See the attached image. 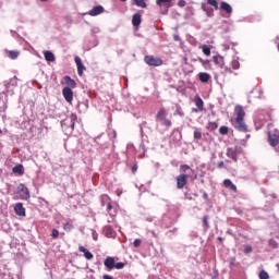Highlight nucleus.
I'll return each instance as SVG.
<instances>
[{"label": "nucleus", "mask_w": 279, "mask_h": 279, "mask_svg": "<svg viewBox=\"0 0 279 279\" xmlns=\"http://www.w3.org/2000/svg\"><path fill=\"white\" fill-rule=\"evenodd\" d=\"M63 82L68 88H75L77 86V83H75V80L71 78V76H64Z\"/></svg>", "instance_id": "nucleus-14"}, {"label": "nucleus", "mask_w": 279, "mask_h": 279, "mask_svg": "<svg viewBox=\"0 0 279 279\" xmlns=\"http://www.w3.org/2000/svg\"><path fill=\"white\" fill-rule=\"evenodd\" d=\"M110 203V196H108L107 194H104L101 196V206H106V204Z\"/></svg>", "instance_id": "nucleus-31"}, {"label": "nucleus", "mask_w": 279, "mask_h": 279, "mask_svg": "<svg viewBox=\"0 0 279 279\" xmlns=\"http://www.w3.org/2000/svg\"><path fill=\"white\" fill-rule=\"evenodd\" d=\"M40 1L46 2V1H49V0H40Z\"/></svg>", "instance_id": "nucleus-54"}, {"label": "nucleus", "mask_w": 279, "mask_h": 279, "mask_svg": "<svg viewBox=\"0 0 279 279\" xmlns=\"http://www.w3.org/2000/svg\"><path fill=\"white\" fill-rule=\"evenodd\" d=\"M161 121H163V125L166 128H171V125H172L171 120L163 118Z\"/></svg>", "instance_id": "nucleus-38"}, {"label": "nucleus", "mask_w": 279, "mask_h": 279, "mask_svg": "<svg viewBox=\"0 0 279 279\" xmlns=\"http://www.w3.org/2000/svg\"><path fill=\"white\" fill-rule=\"evenodd\" d=\"M74 62L77 66V73L80 77H82V75H84V72L86 71V66H84V63H82V59L80 57H75Z\"/></svg>", "instance_id": "nucleus-8"}, {"label": "nucleus", "mask_w": 279, "mask_h": 279, "mask_svg": "<svg viewBox=\"0 0 279 279\" xmlns=\"http://www.w3.org/2000/svg\"><path fill=\"white\" fill-rule=\"evenodd\" d=\"M63 230H65V232H71L73 230V225H71V222L64 223Z\"/></svg>", "instance_id": "nucleus-33"}, {"label": "nucleus", "mask_w": 279, "mask_h": 279, "mask_svg": "<svg viewBox=\"0 0 279 279\" xmlns=\"http://www.w3.org/2000/svg\"><path fill=\"white\" fill-rule=\"evenodd\" d=\"M209 219H210V217H208V216H204V217H203V228H204V231H205V232L208 231V230H210V222H209Z\"/></svg>", "instance_id": "nucleus-23"}, {"label": "nucleus", "mask_w": 279, "mask_h": 279, "mask_svg": "<svg viewBox=\"0 0 279 279\" xmlns=\"http://www.w3.org/2000/svg\"><path fill=\"white\" fill-rule=\"evenodd\" d=\"M135 5L137 8H147V3H145V0H134Z\"/></svg>", "instance_id": "nucleus-29"}, {"label": "nucleus", "mask_w": 279, "mask_h": 279, "mask_svg": "<svg viewBox=\"0 0 279 279\" xmlns=\"http://www.w3.org/2000/svg\"><path fill=\"white\" fill-rule=\"evenodd\" d=\"M44 58L47 62H56V54L49 50L44 51Z\"/></svg>", "instance_id": "nucleus-17"}, {"label": "nucleus", "mask_w": 279, "mask_h": 279, "mask_svg": "<svg viewBox=\"0 0 279 279\" xmlns=\"http://www.w3.org/2000/svg\"><path fill=\"white\" fill-rule=\"evenodd\" d=\"M173 40L180 41V36H179V35H174V36H173Z\"/></svg>", "instance_id": "nucleus-51"}, {"label": "nucleus", "mask_w": 279, "mask_h": 279, "mask_svg": "<svg viewBox=\"0 0 279 279\" xmlns=\"http://www.w3.org/2000/svg\"><path fill=\"white\" fill-rule=\"evenodd\" d=\"M77 121V116L76 114H71L69 118L64 119L61 122V128L64 130V132H73L75 130V122Z\"/></svg>", "instance_id": "nucleus-2"}, {"label": "nucleus", "mask_w": 279, "mask_h": 279, "mask_svg": "<svg viewBox=\"0 0 279 279\" xmlns=\"http://www.w3.org/2000/svg\"><path fill=\"white\" fill-rule=\"evenodd\" d=\"M226 167V165L223 163V161H220L218 163V169H223Z\"/></svg>", "instance_id": "nucleus-48"}, {"label": "nucleus", "mask_w": 279, "mask_h": 279, "mask_svg": "<svg viewBox=\"0 0 279 279\" xmlns=\"http://www.w3.org/2000/svg\"><path fill=\"white\" fill-rule=\"evenodd\" d=\"M17 193L21 197V199H29L31 195H29V189H27V186H25V184H20L17 186Z\"/></svg>", "instance_id": "nucleus-4"}, {"label": "nucleus", "mask_w": 279, "mask_h": 279, "mask_svg": "<svg viewBox=\"0 0 279 279\" xmlns=\"http://www.w3.org/2000/svg\"><path fill=\"white\" fill-rule=\"evenodd\" d=\"M5 110H8V105L0 99V112H5Z\"/></svg>", "instance_id": "nucleus-34"}, {"label": "nucleus", "mask_w": 279, "mask_h": 279, "mask_svg": "<svg viewBox=\"0 0 279 279\" xmlns=\"http://www.w3.org/2000/svg\"><path fill=\"white\" fill-rule=\"evenodd\" d=\"M189 184V174H179L177 177V189H184V185Z\"/></svg>", "instance_id": "nucleus-5"}, {"label": "nucleus", "mask_w": 279, "mask_h": 279, "mask_svg": "<svg viewBox=\"0 0 279 279\" xmlns=\"http://www.w3.org/2000/svg\"><path fill=\"white\" fill-rule=\"evenodd\" d=\"M166 117H167V109H165V107H161L156 114V119L157 121H163Z\"/></svg>", "instance_id": "nucleus-18"}, {"label": "nucleus", "mask_w": 279, "mask_h": 279, "mask_svg": "<svg viewBox=\"0 0 279 279\" xmlns=\"http://www.w3.org/2000/svg\"><path fill=\"white\" fill-rule=\"evenodd\" d=\"M171 1L172 0H156V3L160 10L163 8L162 14H167L169 12V9L171 8Z\"/></svg>", "instance_id": "nucleus-6"}, {"label": "nucleus", "mask_w": 279, "mask_h": 279, "mask_svg": "<svg viewBox=\"0 0 279 279\" xmlns=\"http://www.w3.org/2000/svg\"><path fill=\"white\" fill-rule=\"evenodd\" d=\"M0 134H1V130H0Z\"/></svg>", "instance_id": "nucleus-57"}, {"label": "nucleus", "mask_w": 279, "mask_h": 279, "mask_svg": "<svg viewBox=\"0 0 279 279\" xmlns=\"http://www.w3.org/2000/svg\"><path fill=\"white\" fill-rule=\"evenodd\" d=\"M141 23H142L141 13H135L132 17L133 27H138V25H141Z\"/></svg>", "instance_id": "nucleus-21"}, {"label": "nucleus", "mask_w": 279, "mask_h": 279, "mask_svg": "<svg viewBox=\"0 0 279 279\" xmlns=\"http://www.w3.org/2000/svg\"><path fill=\"white\" fill-rule=\"evenodd\" d=\"M111 210H112V203L109 202V203L107 204V211H108V214H109L111 217H114V214H112Z\"/></svg>", "instance_id": "nucleus-39"}, {"label": "nucleus", "mask_w": 279, "mask_h": 279, "mask_svg": "<svg viewBox=\"0 0 279 279\" xmlns=\"http://www.w3.org/2000/svg\"><path fill=\"white\" fill-rule=\"evenodd\" d=\"M223 186L226 189H230V191H233L234 193H236V185H234V183H232V181L230 179H226L223 181Z\"/></svg>", "instance_id": "nucleus-19"}, {"label": "nucleus", "mask_w": 279, "mask_h": 279, "mask_svg": "<svg viewBox=\"0 0 279 279\" xmlns=\"http://www.w3.org/2000/svg\"><path fill=\"white\" fill-rule=\"evenodd\" d=\"M144 62L146 64H148V66H162V64H163L162 59H160L158 57H154L151 54L145 56Z\"/></svg>", "instance_id": "nucleus-3"}, {"label": "nucleus", "mask_w": 279, "mask_h": 279, "mask_svg": "<svg viewBox=\"0 0 279 279\" xmlns=\"http://www.w3.org/2000/svg\"><path fill=\"white\" fill-rule=\"evenodd\" d=\"M14 213L19 217H25V207H23V203H17L14 206Z\"/></svg>", "instance_id": "nucleus-12"}, {"label": "nucleus", "mask_w": 279, "mask_h": 279, "mask_svg": "<svg viewBox=\"0 0 279 279\" xmlns=\"http://www.w3.org/2000/svg\"><path fill=\"white\" fill-rule=\"evenodd\" d=\"M121 1H128V0H121Z\"/></svg>", "instance_id": "nucleus-56"}, {"label": "nucleus", "mask_w": 279, "mask_h": 279, "mask_svg": "<svg viewBox=\"0 0 279 279\" xmlns=\"http://www.w3.org/2000/svg\"><path fill=\"white\" fill-rule=\"evenodd\" d=\"M2 254L0 253V258H1Z\"/></svg>", "instance_id": "nucleus-55"}, {"label": "nucleus", "mask_w": 279, "mask_h": 279, "mask_svg": "<svg viewBox=\"0 0 279 279\" xmlns=\"http://www.w3.org/2000/svg\"><path fill=\"white\" fill-rule=\"evenodd\" d=\"M105 267L109 270L112 271L114 269V257H107L104 262Z\"/></svg>", "instance_id": "nucleus-13"}, {"label": "nucleus", "mask_w": 279, "mask_h": 279, "mask_svg": "<svg viewBox=\"0 0 279 279\" xmlns=\"http://www.w3.org/2000/svg\"><path fill=\"white\" fill-rule=\"evenodd\" d=\"M178 5H179V8H184L186 5V1L185 0H179Z\"/></svg>", "instance_id": "nucleus-44"}, {"label": "nucleus", "mask_w": 279, "mask_h": 279, "mask_svg": "<svg viewBox=\"0 0 279 279\" xmlns=\"http://www.w3.org/2000/svg\"><path fill=\"white\" fill-rule=\"evenodd\" d=\"M123 267H125V264L123 262L114 264V269H123Z\"/></svg>", "instance_id": "nucleus-41"}, {"label": "nucleus", "mask_w": 279, "mask_h": 279, "mask_svg": "<svg viewBox=\"0 0 279 279\" xmlns=\"http://www.w3.org/2000/svg\"><path fill=\"white\" fill-rule=\"evenodd\" d=\"M220 10H222L227 14H232V5H230L228 2H221Z\"/></svg>", "instance_id": "nucleus-20"}, {"label": "nucleus", "mask_w": 279, "mask_h": 279, "mask_svg": "<svg viewBox=\"0 0 279 279\" xmlns=\"http://www.w3.org/2000/svg\"><path fill=\"white\" fill-rule=\"evenodd\" d=\"M78 252H82L87 260H93V253H90L86 247L78 246Z\"/></svg>", "instance_id": "nucleus-16"}, {"label": "nucleus", "mask_w": 279, "mask_h": 279, "mask_svg": "<svg viewBox=\"0 0 279 279\" xmlns=\"http://www.w3.org/2000/svg\"><path fill=\"white\" fill-rule=\"evenodd\" d=\"M104 233L107 239H114V236H117V232H114V229H112L110 225L104 227Z\"/></svg>", "instance_id": "nucleus-10"}, {"label": "nucleus", "mask_w": 279, "mask_h": 279, "mask_svg": "<svg viewBox=\"0 0 279 279\" xmlns=\"http://www.w3.org/2000/svg\"><path fill=\"white\" fill-rule=\"evenodd\" d=\"M194 138H195L196 141H201V138H202V131L195 130V131H194Z\"/></svg>", "instance_id": "nucleus-36"}, {"label": "nucleus", "mask_w": 279, "mask_h": 279, "mask_svg": "<svg viewBox=\"0 0 279 279\" xmlns=\"http://www.w3.org/2000/svg\"><path fill=\"white\" fill-rule=\"evenodd\" d=\"M259 279H269V274H267L265 270H262L259 272Z\"/></svg>", "instance_id": "nucleus-37"}, {"label": "nucleus", "mask_w": 279, "mask_h": 279, "mask_svg": "<svg viewBox=\"0 0 279 279\" xmlns=\"http://www.w3.org/2000/svg\"><path fill=\"white\" fill-rule=\"evenodd\" d=\"M106 9L101 5H96L92 10H89L88 15L89 16H99V14H104Z\"/></svg>", "instance_id": "nucleus-9"}, {"label": "nucleus", "mask_w": 279, "mask_h": 279, "mask_svg": "<svg viewBox=\"0 0 279 279\" xmlns=\"http://www.w3.org/2000/svg\"><path fill=\"white\" fill-rule=\"evenodd\" d=\"M141 243H143V241L141 239H135L133 242L134 247H138L141 245Z\"/></svg>", "instance_id": "nucleus-42"}, {"label": "nucleus", "mask_w": 279, "mask_h": 279, "mask_svg": "<svg viewBox=\"0 0 279 279\" xmlns=\"http://www.w3.org/2000/svg\"><path fill=\"white\" fill-rule=\"evenodd\" d=\"M21 54V52H19L17 50H10L8 52V57L11 59V60H16V58H19V56Z\"/></svg>", "instance_id": "nucleus-24"}, {"label": "nucleus", "mask_w": 279, "mask_h": 279, "mask_svg": "<svg viewBox=\"0 0 279 279\" xmlns=\"http://www.w3.org/2000/svg\"><path fill=\"white\" fill-rule=\"evenodd\" d=\"M228 132H229L228 126H225V125L220 126L219 133L222 134V136H226V134H228Z\"/></svg>", "instance_id": "nucleus-35"}, {"label": "nucleus", "mask_w": 279, "mask_h": 279, "mask_svg": "<svg viewBox=\"0 0 279 279\" xmlns=\"http://www.w3.org/2000/svg\"><path fill=\"white\" fill-rule=\"evenodd\" d=\"M218 241H223V238L219 236V238H218Z\"/></svg>", "instance_id": "nucleus-53"}, {"label": "nucleus", "mask_w": 279, "mask_h": 279, "mask_svg": "<svg viewBox=\"0 0 279 279\" xmlns=\"http://www.w3.org/2000/svg\"><path fill=\"white\" fill-rule=\"evenodd\" d=\"M108 223H114V218H112L111 220H108Z\"/></svg>", "instance_id": "nucleus-52"}, {"label": "nucleus", "mask_w": 279, "mask_h": 279, "mask_svg": "<svg viewBox=\"0 0 279 279\" xmlns=\"http://www.w3.org/2000/svg\"><path fill=\"white\" fill-rule=\"evenodd\" d=\"M195 106L197 107L198 110H204V100H202L201 97H197L195 99Z\"/></svg>", "instance_id": "nucleus-27"}, {"label": "nucleus", "mask_w": 279, "mask_h": 279, "mask_svg": "<svg viewBox=\"0 0 279 279\" xmlns=\"http://www.w3.org/2000/svg\"><path fill=\"white\" fill-rule=\"evenodd\" d=\"M198 80L202 82V84H208V82H210V74L201 72L198 73Z\"/></svg>", "instance_id": "nucleus-15"}, {"label": "nucleus", "mask_w": 279, "mask_h": 279, "mask_svg": "<svg viewBox=\"0 0 279 279\" xmlns=\"http://www.w3.org/2000/svg\"><path fill=\"white\" fill-rule=\"evenodd\" d=\"M243 119H245V110L241 106H235L232 125L235 128V130H239V132H245V122Z\"/></svg>", "instance_id": "nucleus-1"}, {"label": "nucleus", "mask_w": 279, "mask_h": 279, "mask_svg": "<svg viewBox=\"0 0 279 279\" xmlns=\"http://www.w3.org/2000/svg\"><path fill=\"white\" fill-rule=\"evenodd\" d=\"M240 64H239V61H232V68L234 70L239 69Z\"/></svg>", "instance_id": "nucleus-46"}, {"label": "nucleus", "mask_w": 279, "mask_h": 279, "mask_svg": "<svg viewBox=\"0 0 279 279\" xmlns=\"http://www.w3.org/2000/svg\"><path fill=\"white\" fill-rule=\"evenodd\" d=\"M12 171L14 173H17L19 175H23L25 173V168L23 167V165H16L12 168Z\"/></svg>", "instance_id": "nucleus-22"}, {"label": "nucleus", "mask_w": 279, "mask_h": 279, "mask_svg": "<svg viewBox=\"0 0 279 279\" xmlns=\"http://www.w3.org/2000/svg\"><path fill=\"white\" fill-rule=\"evenodd\" d=\"M102 279H114V278H112V276H110V275H104Z\"/></svg>", "instance_id": "nucleus-50"}, {"label": "nucleus", "mask_w": 279, "mask_h": 279, "mask_svg": "<svg viewBox=\"0 0 279 279\" xmlns=\"http://www.w3.org/2000/svg\"><path fill=\"white\" fill-rule=\"evenodd\" d=\"M131 171H132V173H136V171H138V166L136 163L133 165L131 168Z\"/></svg>", "instance_id": "nucleus-45"}, {"label": "nucleus", "mask_w": 279, "mask_h": 279, "mask_svg": "<svg viewBox=\"0 0 279 279\" xmlns=\"http://www.w3.org/2000/svg\"><path fill=\"white\" fill-rule=\"evenodd\" d=\"M269 247H271L272 250H278V242L274 239H270L268 241Z\"/></svg>", "instance_id": "nucleus-28"}, {"label": "nucleus", "mask_w": 279, "mask_h": 279, "mask_svg": "<svg viewBox=\"0 0 279 279\" xmlns=\"http://www.w3.org/2000/svg\"><path fill=\"white\" fill-rule=\"evenodd\" d=\"M213 60H214V64H216V65L221 64V61H219V57L214 56V57H213Z\"/></svg>", "instance_id": "nucleus-43"}, {"label": "nucleus", "mask_w": 279, "mask_h": 279, "mask_svg": "<svg viewBox=\"0 0 279 279\" xmlns=\"http://www.w3.org/2000/svg\"><path fill=\"white\" fill-rule=\"evenodd\" d=\"M208 5H213L214 10H219V3L217 0H207Z\"/></svg>", "instance_id": "nucleus-30"}, {"label": "nucleus", "mask_w": 279, "mask_h": 279, "mask_svg": "<svg viewBox=\"0 0 279 279\" xmlns=\"http://www.w3.org/2000/svg\"><path fill=\"white\" fill-rule=\"evenodd\" d=\"M62 95L68 104H73V89H71V87H64Z\"/></svg>", "instance_id": "nucleus-7"}, {"label": "nucleus", "mask_w": 279, "mask_h": 279, "mask_svg": "<svg viewBox=\"0 0 279 279\" xmlns=\"http://www.w3.org/2000/svg\"><path fill=\"white\" fill-rule=\"evenodd\" d=\"M180 171H181V174H185V175H186L187 171H192V173H193V169H191V166H189V165H181Z\"/></svg>", "instance_id": "nucleus-26"}, {"label": "nucleus", "mask_w": 279, "mask_h": 279, "mask_svg": "<svg viewBox=\"0 0 279 279\" xmlns=\"http://www.w3.org/2000/svg\"><path fill=\"white\" fill-rule=\"evenodd\" d=\"M198 62L204 66V69H211L210 60L198 58Z\"/></svg>", "instance_id": "nucleus-25"}, {"label": "nucleus", "mask_w": 279, "mask_h": 279, "mask_svg": "<svg viewBox=\"0 0 279 279\" xmlns=\"http://www.w3.org/2000/svg\"><path fill=\"white\" fill-rule=\"evenodd\" d=\"M245 253H246V254L252 253V246H246V247H245Z\"/></svg>", "instance_id": "nucleus-47"}, {"label": "nucleus", "mask_w": 279, "mask_h": 279, "mask_svg": "<svg viewBox=\"0 0 279 279\" xmlns=\"http://www.w3.org/2000/svg\"><path fill=\"white\" fill-rule=\"evenodd\" d=\"M203 199H206V201H208V193H206V192H203Z\"/></svg>", "instance_id": "nucleus-49"}, {"label": "nucleus", "mask_w": 279, "mask_h": 279, "mask_svg": "<svg viewBox=\"0 0 279 279\" xmlns=\"http://www.w3.org/2000/svg\"><path fill=\"white\" fill-rule=\"evenodd\" d=\"M202 51L205 56H210V47L203 45L202 46Z\"/></svg>", "instance_id": "nucleus-32"}, {"label": "nucleus", "mask_w": 279, "mask_h": 279, "mask_svg": "<svg viewBox=\"0 0 279 279\" xmlns=\"http://www.w3.org/2000/svg\"><path fill=\"white\" fill-rule=\"evenodd\" d=\"M268 141L271 147H276L279 143V133H268Z\"/></svg>", "instance_id": "nucleus-11"}, {"label": "nucleus", "mask_w": 279, "mask_h": 279, "mask_svg": "<svg viewBox=\"0 0 279 279\" xmlns=\"http://www.w3.org/2000/svg\"><path fill=\"white\" fill-rule=\"evenodd\" d=\"M51 236L52 239H58L60 236V231H58V229H52Z\"/></svg>", "instance_id": "nucleus-40"}]
</instances>
